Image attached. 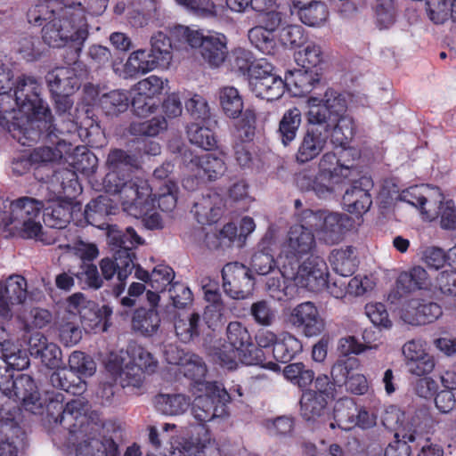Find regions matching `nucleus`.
<instances>
[{"instance_id":"1","label":"nucleus","mask_w":456,"mask_h":456,"mask_svg":"<svg viewBox=\"0 0 456 456\" xmlns=\"http://www.w3.org/2000/svg\"><path fill=\"white\" fill-rule=\"evenodd\" d=\"M42 91L38 80L27 75L20 76L14 86V102L18 109L7 110L2 104L10 102L11 95L5 86H0V126L6 129L21 145L30 146L40 139L36 129L39 123L51 128L52 113L47 103L40 97Z\"/></svg>"},{"instance_id":"2","label":"nucleus","mask_w":456,"mask_h":456,"mask_svg":"<svg viewBox=\"0 0 456 456\" xmlns=\"http://www.w3.org/2000/svg\"><path fill=\"white\" fill-rule=\"evenodd\" d=\"M28 21L41 26L42 38L51 47L73 43L77 48L87 37V24L83 0H44L30 7Z\"/></svg>"},{"instance_id":"3","label":"nucleus","mask_w":456,"mask_h":456,"mask_svg":"<svg viewBox=\"0 0 456 456\" xmlns=\"http://www.w3.org/2000/svg\"><path fill=\"white\" fill-rule=\"evenodd\" d=\"M109 172L103 180L107 192L118 195L123 210L129 216H139L146 214L153 205L151 196V187L148 180L134 175L129 168L137 167V159L120 149L111 150L106 160Z\"/></svg>"},{"instance_id":"4","label":"nucleus","mask_w":456,"mask_h":456,"mask_svg":"<svg viewBox=\"0 0 456 456\" xmlns=\"http://www.w3.org/2000/svg\"><path fill=\"white\" fill-rule=\"evenodd\" d=\"M314 245V233L304 224H295L289 228L281 248L280 265L283 277L293 280L296 286L318 289L324 284L322 275L326 263L323 259L312 256L300 264V259L310 254Z\"/></svg>"},{"instance_id":"5","label":"nucleus","mask_w":456,"mask_h":456,"mask_svg":"<svg viewBox=\"0 0 456 456\" xmlns=\"http://www.w3.org/2000/svg\"><path fill=\"white\" fill-rule=\"evenodd\" d=\"M56 419L78 442L77 456H118V445L111 438L101 436L103 424L96 412L87 414L82 399L69 402Z\"/></svg>"},{"instance_id":"6","label":"nucleus","mask_w":456,"mask_h":456,"mask_svg":"<svg viewBox=\"0 0 456 456\" xmlns=\"http://www.w3.org/2000/svg\"><path fill=\"white\" fill-rule=\"evenodd\" d=\"M44 203L30 197L0 200V230L16 233L23 239H34L45 245L55 243L57 231L43 230L41 212Z\"/></svg>"},{"instance_id":"7","label":"nucleus","mask_w":456,"mask_h":456,"mask_svg":"<svg viewBox=\"0 0 456 456\" xmlns=\"http://www.w3.org/2000/svg\"><path fill=\"white\" fill-rule=\"evenodd\" d=\"M105 368L123 387H139L144 372L151 374L157 370L158 361L145 348L132 345L126 351L110 353Z\"/></svg>"},{"instance_id":"8","label":"nucleus","mask_w":456,"mask_h":456,"mask_svg":"<svg viewBox=\"0 0 456 456\" xmlns=\"http://www.w3.org/2000/svg\"><path fill=\"white\" fill-rule=\"evenodd\" d=\"M226 341L229 346H224L216 353L220 363L227 369H234L237 359L246 365H260L270 370H275L277 364L266 362L263 350L256 348L251 335L242 322L234 321L226 327Z\"/></svg>"},{"instance_id":"9","label":"nucleus","mask_w":456,"mask_h":456,"mask_svg":"<svg viewBox=\"0 0 456 456\" xmlns=\"http://www.w3.org/2000/svg\"><path fill=\"white\" fill-rule=\"evenodd\" d=\"M180 153L183 167L196 180L216 181L226 171V164L221 156L214 153L199 155L187 147L181 149ZM183 185L185 189L193 191L198 181L188 177L183 180Z\"/></svg>"},{"instance_id":"10","label":"nucleus","mask_w":456,"mask_h":456,"mask_svg":"<svg viewBox=\"0 0 456 456\" xmlns=\"http://www.w3.org/2000/svg\"><path fill=\"white\" fill-rule=\"evenodd\" d=\"M439 422L433 419L426 411H419L411 419V428L395 433V440L385 449V456H410L411 447L408 443L416 440L418 433H434L435 426Z\"/></svg>"},{"instance_id":"11","label":"nucleus","mask_w":456,"mask_h":456,"mask_svg":"<svg viewBox=\"0 0 456 456\" xmlns=\"http://www.w3.org/2000/svg\"><path fill=\"white\" fill-rule=\"evenodd\" d=\"M223 289L224 293L233 299L248 297L255 286L250 269L243 264L232 262L222 269Z\"/></svg>"},{"instance_id":"12","label":"nucleus","mask_w":456,"mask_h":456,"mask_svg":"<svg viewBox=\"0 0 456 456\" xmlns=\"http://www.w3.org/2000/svg\"><path fill=\"white\" fill-rule=\"evenodd\" d=\"M204 395H198L193 403L192 415L199 422H207L219 415L218 406H224L230 402L232 395L224 389L222 384L208 382L203 389Z\"/></svg>"},{"instance_id":"13","label":"nucleus","mask_w":456,"mask_h":456,"mask_svg":"<svg viewBox=\"0 0 456 456\" xmlns=\"http://www.w3.org/2000/svg\"><path fill=\"white\" fill-rule=\"evenodd\" d=\"M28 296L26 279L18 274H12L0 281V317L11 320L14 307L22 305Z\"/></svg>"},{"instance_id":"14","label":"nucleus","mask_w":456,"mask_h":456,"mask_svg":"<svg viewBox=\"0 0 456 456\" xmlns=\"http://www.w3.org/2000/svg\"><path fill=\"white\" fill-rule=\"evenodd\" d=\"M288 322L309 338L320 335L325 328V322L320 315L318 308L310 301L303 302L292 308L288 316Z\"/></svg>"},{"instance_id":"15","label":"nucleus","mask_w":456,"mask_h":456,"mask_svg":"<svg viewBox=\"0 0 456 456\" xmlns=\"http://www.w3.org/2000/svg\"><path fill=\"white\" fill-rule=\"evenodd\" d=\"M158 67H160L159 61L153 53L144 49L131 53L124 64L117 61L112 62L114 73L124 79L146 74Z\"/></svg>"},{"instance_id":"16","label":"nucleus","mask_w":456,"mask_h":456,"mask_svg":"<svg viewBox=\"0 0 456 456\" xmlns=\"http://www.w3.org/2000/svg\"><path fill=\"white\" fill-rule=\"evenodd\" d=\"M66 161L73 168V171L65 169L57 173V178L69 179V183H77V173L90 176L96 172L98 159L96 156L85 146H77L66 154Z\"/></svg>"},{"instance_id":"17","label":"nucleus","mask_w":456,"mask_h":456,"mask_svg":"<svg viewBox=\"0 0 456 456\" xmlns=\"http://www.w3.org/2000/svg\"><path fill=\"white\" fill-rule=\"evenodd\" d=\"M443 314L441 306L435 302L412 298L401 308V318L411 325H423L437 320Z\"/></svg>"},{"instance_id":"18","label":"nucleus","mask_w":456,"mask_h":456,"mask_svg":"<svg viewBox=\"0 0 456 456\" xmlns=\"http://www.w3.org/2000/svg\"><path fill=\"white\" fill-rule=\"evenodd\" d=\"M330 134L321 126H308L300 138L296 160L300 164L307 163L317 158L325 149Z\"/></svg>"},{"instance_id":"19","label":"nucleus","mask_w":456,"mask_h":456,"mask_svg":"<svg viewBox=\"0 0 456 456\" xmlns=\"http://www.w3.org/2000/svg\"><path fill=\"white\" fill-rule=\"evenodd\" d=\"M11 384V387L4 388L9 390V396L20 402L27 411L32 413L39 412L42 409V403L32 378L26 374H20L12 379Z\"/></svg>"},{"instance_id":"20","label":"nucleus","mask_w":456,"mask_h":456,"mask_svg":"<svg viewBox=\"0 0 456 456\" xmlns=\"http://www.w3.org/2000/svg\"><path fill=\"white\" fill-rule=\"evenodd\" d=\"M202 290L208 305L204 311V321L210 329H215L225 318L226 307L219 292L218 283L210 279L202 280Z\"/></svg>"},{"instance_id":"21","label":"nucleus","mask_w":456,"mask_h":456,"mask_svg":"<svg viewBox=\"0 0 456 456\" xmlns=\"http://www.w3.org/2000/svg\"><path fill=\"white\" fill-rule=\"evenodd\" d=\"M373 187L370 178L362 176L348 188L343 196L345 209L351 214L361 215L369 210L372 204L370 190Z\"/></svg>"},{"instance_id":"22","label":"nucleus","mask_w":456,"mask_h":456,"mask_svg":"<svg viewBox=\"0 0 456 456\" xmlns=\"http://www.w3.org/2000/svg\"><path fill=\"white\" fill-rule=\"evenodd\" d=\"M353 149H338L337 151L324 153L319 161L321 176L330 175L335 179H351L352 164L350 160L344 159V156H353Z\"/></svg>"},{"instance_id":"23","label":"nucleus","mask_w":456,"mask_h":456,"mask_svg":"<svg viewBox=\"0 0 456 456\" xmlns=\"http://www.w3.org/2000/svg\"><path fill=\"white\" fill-rule=\"evenodd\" d=\"M430 285V279L427 271L416 265L408 271L402 272L395 281V291L389 294L388 299L394 303L401 297L416 290L426 289Z\"/></svg>"},{"instance_id":"24","label":"nucleus","mask_w":456,"mask_h":456,"mask_svg":"<svg viewBox=\"0 0 456 456\" xmlns=\"http://www.w3.org/2000/svg\"><path fill=\"white\" fill-rule=\"evenodd\" d=\"M215 451L214 442L205 430L202 441L197 443L182 436H172L167 456H212Z\"/></svg>"},{"instance_id":"25","label":"nucleus","mask_w":456,"mask_h":456,"mask_svg":"<svg viewBox=\"0 0 456 456\" xmlns=\"http://www.w3.org/2000/svg\"><path fill=\"white\" fill-rule=\"evenodd\" d=\"M45 80L52 94H73L80 87L75 66L57 67L47 73Z\"/></svg>"},{"instance_id":"26","label":"nucleus","mask_w":456,"mask_h":456,"mask_svg":"<svg viewBox=\"0 0 456 456\" xmlns=\"http://www.w3.org/2000/svg\"><path fill=\"white\" fill-rule=\"evenodd\" d=\"M70 95L71 94H53L55 102L56 113L61 124L59 125V127H56L52 120L51 128H47L44 126V123H39L40 126H36V129H37L40 134L42 130H45L48 135L51 136L55 131L63 134L77 129V124L74 122L73 116L70 112L73 107V101L69 98Z\"/></svg>"},{"instance_id":"27","label":"nucleus","mask_w":456,"mask_h":456,"mask_svg":"<svg viewBox=\"0 0 456 456\" xmlns=\"http://www.w3.org/2000/svg\"><path fill=\"white\" fill-rule=\"evenodd\" d=\"M124 254H126L124 250H116L114 260L109 257L101 260V271L106 280L111 279L117 273L118 281H126L132 273L134 268V262L133 258Z\"/></svg>"},{"instance_id":"28","label":"nucleus","mask_w":456,"mask_h":456,"mask_svg":"<svg viewBox=\"0 0 456 456\" xmlns=\"http://www.w3.org/2000/svg\"><path fill=\"white\" fill-rule=\"evenodd\" d=\"M44 131L55 146H44L35 149L30 154L31 162L35 164H47L56 162L62 158L65 159L66 154L70 151L71 144L67 143L64 139H58L54 133L49 136L48 133L45 130Z\"/></svg>"},{"instance_id":"29","label":"nucleus","mask_w":456,"mask_h":456,"mask_svg":"<svg viewBox=\"0 0 456 456\" xmlns=\"http://www.w3.org/2000/svg\"><path fill=\"white\" fill-rule=\"evenodd\" d=\"M341 183V179H335L326 175L325 178L321 176V171L315 176L306 173H300L297 177V186L306 191H314L319 198H326L334 191V185Z\"/></svg>"},{"instance_id":"30","label":"nucleus","mask_w":456,"mask_h":456,"mask_svg":"<svg viewBox=\"0 0 456 456\" xmlns=\"http://www.w3.org/2000/svg\"><path fill=\"white\" fill-rule=\"evenodd\" d=\"M227 38L224 34L213 33L206 36L203 49L200 50L202 58L211 67H219L226 59Z\"/></svg>"},{"instance_id":"31","label":"nucleus","mask_w":456,"mask_h":456,"mask_svg":"<svg viewBox=\"0 0 456 456\" xmlns=\"http://www.w3.org/2000/svg\"><path fill=\"white\" fill-rule=\"evenodd\" d=\"M348 221L346 215L325 211L319 232V238L328 244H336L342 240L345 223Z\"/></svg>"},{"instance_id":"32","label":"nucleus","mask_w":456,"mask_h":456,"mask_svg":"<svg viewBox=\"0 0 456 456\" xmlns=\"http://www.w3.org/2000/svg\"><path fill=\"white\" fill-rule=\"evenodd\" d=\"M221 203L222 200L216 193L203 196L192 208L197 221L201 224L216 222L221 215Z\"/></svg>"},{"instance_id":"33","label":"nucleus","mask_w":456,"mask_h":456,"mask_svg":"<svg viewBox=\"0 0 456 456\" xmlns=\"http://www.w3.org/2000/svg\"><path fill=\"white\" fill-rule=\"evenodd\" d=\"M287 82L277 75L267 76L260 80L252 83L250 90L256 97L265 99L267 101H274L280 99L285 92Z\"/></svg>"},{"instance_id":"34","label":"nucleus","mask_w":456,"mask_h":456,"mask_svg":"<svg viewBox=\"0 0 456 456\" xmlns=\"http://www.w3.org/2000/svg\"><path fill=\"white\" fill-rule=\"evenodd\" d=\"M50 381L54 387L73 395H80L86 389V381L66 368L54 371L50 377Z\"/></svg>"},{"instance_id":"35","label":"nucleus","mask_w":456,"mask_h":456,"mask_svg":"<svg viewBox=\"0 0 456 456\" xmlns=\"http://www.w3.org/2000/svg\"><path fill=\"white\" fill-rule=\"evenodd\" d=\"M154 403L163 414L180 415L187 411L191 400L183 394H159L155 396Z\"/></svg>"},{"instance_id":"36","label":"nucleus","mask_w":456,"mask_h":456,"mask_svg":"<svg viewBox=\"0 0 456 456\" xmlns=\"http://www.w3.org/2000/svg\"><path fill=\"white\" fill-rule=\"evenodd\" d=\"M327 402L324 396L314 391H306L300 400L301 415L307 421H314L325 415Z\"/></svg>"},{"instance_id":"37","label":"nucleus","mask_w":456,"mask_h":456,"mask_svg":"<svg viewBox=\"0 0 456 456\" xmlns=\"http://www.w3.org/2000/svg\"><path fill=\"white\" fill-rule=\"evenodd\" d=\"M108 237L110 244L118 248L117 250L126 251L124 255L133 258L134 262L135 255L133 249L144 243V240L130 226L126 227L125 232L111 231Z\"/></svg>"},{"instance_id":"38","label":"nucleus","mask_w":456,"mask_h":456,"mask_svg":"<svg viewBox=\"0 0 456 456\" xmlns=\"http://www.w3.org/2000/svg\"><path fill=\"white\" fill-rule=\"evenodd\" d=\"M219 102L224 114L232 119L238 118L244 112L242 96L234 86H224L219 91Z\"/></svg>"},{"instance_id":"39","label":"nucleus","mask_w":456,"mask_h":456,"mask_svg":"<svg viewBox=\"0 0 456 456\" xmlns=\"http://www.w3.org/2000/svg\"><path fill=\"white\" fill-rule=\"evenodd\" d=\"M174 325L178 338L184 343L190 342L200 334V315L198 313L179 315Z\"/></svg>"},{"instance_id":"40","label":"nucleus","mask_w":456,"mask_h":456,"mask_svg":"<svg viewBox=\"0 0 456 456\" xmlns=\"http://www.w3.org/2000/svg\"><path fill=\"white\" fill-rule=\"evenodd\" d=\"M130 104V96L125 90H112L103 94L100 98V106L110 117H117L125 112Z\"/></svg>"},{"instance_id":"41","label":"nucleus","mask_w":456,"mask_h":456,"mask_svg":"<svg viewBox=\"0 0 456 456\" xmlns=\"http://www.w3.org/2000/svg\"><path fill=\"white\" fill-rule=\"evenodd\" d=\"M160 318L156 309L138 308L132 318L134 330L144 336H151L159 328Z\"/></svg>"},{"instance_id":"42","label":"nucleus","mask_w":456,"mask_h":456,"mask_svg":"<svg viewBox=\"0 0 456 456\" xmlns=\"http://www.w3.org/2000/svg\"><path fill=\"white\" fill-rule=\"evenodd\" d=\"M330 261L334 271L342 277L351 276L356 268L357 259L353 247L333 250Z\"/></svg>"},{"instance_id":"43","label":"nucleus","mask_w":456,"mask_h":456,"mask_svg":"<svg viewBox=\"0 0 456 456\" xmlns=\"http://www.w3.org/2000/svg\"><path fill=\"white\" fill-rule=\"evenodd\" d=\"M309 111H308V122L309 126H321L327 134H330V130L334 122L338 121L328 109L322 102L318 97H310L308 99Z\"/></svg>"},{"instance_id":"44","label":"nucleus","mask_w":456,"mask_h":456,"mask_svg":"<svg viewBox=\"0 0 456 456\" xmlns=\"http://www.w3.org/2000/svg\"><path fill=\"white\" fill-rule=\"evenodd\" d=\"M301 341L294 335L284 332L278 338L273 349V355L278 362H286L302 351Z\"/></svg>"},{"instance_id":"45","label":"nucleus","mask_w":456,"mask_h":456,"mask_svg":"<svg viewBox=\"0 0 456 456\" xmlns=\"http://www.w3.org/2000/svg\"><path fill=\"white\" fill-rule=\"evenodd\" d=\"M301 124V111L292 108L285 111L278 128L279 137L284 146H288L297 136Z\"/></svg>"},{"instance_id":"46","label":"nucleus","mask_w":456,"mask_h":456,"mask_svg":"<svg viewBox=\"0 0 456 456\" xmlns=\"http://www.w3.org/2000/svg\"><path fill=\"white\" fill-rule=\"evenodd\" d=\"M300 20L309 27L322 26L329 16L326 5L320 1H314L297 8Z\"/></svg>"},{"instance_id":"47","label":"nucleus","mask_w":456,"mask_h":456,"mask_svg":"<svg viewBox=\"0 0 456 456\" xmlns=\"http://www.w3.org/2000/svg\"><path fill=\"white\" fill-rule=\"evenodd\" d=\"M359 359L356 357H338L331 367L330 376L333 384L343 387L355 371L361 370Z\"/></svg>"},{"instance_id":"48","label":"nucleus","mask_w":456,"mask_h":456,"mask_svg":"<svg viewBox=\"0 0 456 456\" xmlns=\"http://www.w3.org/2000/svg\"><path fill=\"white\" fill-rule=\"evenodd\" d=\"M427 12L435 24H443L450 18L456 21V0H427Z\"/></svg>"},{"instance_id":"49","label":"nucleus","mask_w":456,"mask_h":456,"mask_svg":"<svg viewBox=\"0 0 456 456\" xmlns=\"http://www.w3.org/2000/svg\"><path fill=\"white\" fill-rule=\"evenodd\" d=\"M71 219V207L68 203H53L45 208L43 220L53 229L61 230L67 226Z\"/></svg>"},{"instance_id":"50","label":"nucleus","mask_w":456,"mask_h":456,"mask_svg":"<svg viewBox=\"0 0 456 456\" xmlns=\"http://www.w3.org/2000/svg\"><path fill=\"white\" fill-rule=\"evenodd\" d=\"M289 84H293L298 90L296 94H306L310 93L317 85L320 84L319 74L311 69H297L289 71L285 77Z\"/></svg>"},{"instance_id":"51","label":"nucleus","mask_w":456,"mask_h":456,"mask_svg":"<svg viewBox=\"0 0 456 456\" xmlns=\"http://www.w3.org/2000/svg\"><path fill=\"white\" fill-rule=\"evenodd\" d=\"M269 239L265 237L258 245V250L251 258V267L259 275L274 273L275 261L269 248Z\"/></svg>"},{"instance_id":"52","label":"nucleus","mask_w":456,"mask_h":456,"mask_svg":"<svg viewBox=\"0 0 456 456\" xmlns=\"http://www.w3.org/2000/svg\"><path fill=\"white\" fill-rule=\"evenodd\" d=\"M179 370L185 377L193 380L200 387V391L205 389V385L208 382H203V379L207 373V367L200 356L189 354L185 356V361Z\"/></svg>"},{"instance_id":"53","label":"nucleus","mask_w":456,"mask_h":456,"mask_svg":"<svg viewBox=\"0 0 456 456\" xmlns=\"http://www.w3.org/2000/svg\"><path fill=\"white\" fill-rule=\"evenodd\" d=\"M357 414V405L350 398L338 401L334 407V419L337 425L344 429L350 430L355 427L354 419Z\"/></svg>"},{"instance_id":"54","label":"nucleus","mask_w":456,"mask_h":456,"mask_svg":"<svg viewBox=\"0 0 456 456\" xmlns=\"http://www.w3.org/2000/svg\"><path fill=\"white\" fill-rule=\"evenodd\" d=\"M330 130V138L335 149H350L346 147L354 135V121L351 118H340L339 121L333 123Z\"/></svg>"},{"instance_id":"55","label":"nucleus","mask_w":456,"mask_h":456,"mask_svg":"<svg viewBox=\"0 0 456 456\" xmlns=\"http://www.w3.org/2000/svg\"><path fill=\"white\" fill-rule=\"evenodd\" d=\"M248 39L261 53L273 55L277 50V44L273 32L262 27H254L248 30Z\"/></svg>"},{"instance_id":"56","label":"nucleus","mask_w":456,"mask_h":456,"mask_svg":"<svg viewBox=\"0 0 456 456\" xmlns=\"http://www.w3.org/2000/svg\"><path fill=\"white\" fill-rule=\"evenodd\" d=\"M283 375L292 384L304 389L314 380V373L302 362L290 363L283 370Z\"/></svg>"},{"instance_id":"57","label":"nucleus","mask_w":456,"mask_h":456,"mask_svg":"<svg viewBox=\"0 0 456 456\" xmlns=\"http://www.w3.org/2000/svg\"><path fill=\"white\" fill-rule=\"evenodd\" d=\"M115 214V208L111 206L110 200L106 196H99L97 199L91 200L85 209L86 220L94 225L97 224L103 216Z\"/></svg>"},{"instance_id":"58","label":"nucleus","mask_w":456,"mask_h":456,"mask_svg":"<svg viewBox=\"0 0 456 456\" xmlns=\"http://www.w3.org/2000/svg\"><path fill=\"white\" fill-rule=\"evenodd\" d=\"M429 189L425 185H416L402 191L400 200L420 209L422 215L431 218L432 215L425 208L428 202Z\"/></svg>"},{"instance_id":"59","label":"nucleus","mask_w":456,"mask_h":456,"mask_svg":"<svg viewBox=\"0 0 456 456\" xmlns=\"http://www.w3.org/2000/svg\"><path fill=\"white\" fill-rule=\"evenodd\" d=\"M372 8L377 25L380 29L391 27L395 21V0H373Z\"/></svg>"},{"instance_id":"60","label":"nucleus","mask_w":456,"mask_h":456,"mask_svg":"<svg viewBox=\"0 0 456 456\" xmlns=\"http://www.w3.org/2000/svg\"><path fill=\"white\" fill-rule=\"evenodd\" d=\"M187 136L191 143L206 151H211L216 146L214 133L208 127L191 124L187 128Z\"/></svg>"},{"instance_id":"61","label":"nucleus","mask_w":456,"mask_h":456,"mask_svg":"<svg viewBox=\"0 0 456 456\" xmlns=\"http://www.w3.org/2000/svg\"><path fill=\"white\" fill-rule=\"evenodd\" d=\"M367 332L364 331L362 338L364 339V343H361L354 336H346L341 338L338 343V350L340 353V357H350V354H360L366 350L369 349H377L378 345H370L369 341L366 340Z\"/></svg>"},{"instance_id":"62","label":"nucleus","mask_w":456,"mask_h":456,"mask_svg":"<svg viewBox=\"0 0 456 456\" xmlns=\"http://www.w3.org/2000/svg\"><path fill=\"white\" fill-rule=\"evenodd\" d=\"M150 53L159 61L160 67H167L172 60V43L164 33L159 32L151 37Z\"/></svg>"},{"instance_id":"63","label":"nucleus","mask_w":456,"mask_h":456,"mask_svg":"<svg viewBox=\"0 0 456 456\" xmlns=\"http://www.w3.org/2000/svg\"><path fill=\"white\" fill-rule=\"evenodd\" d=\"M166 128V119L163 117H157L146 121L132 122L129 133L133 135L156 136Z\"/></svg>"},{"instance_id":"64","label":"nucleus","mask_w":456,"mask_h":456,"mask_svg":"<svg viewBox=\"0 0 456 456\" xmlns=\"http://www.w3.org/2000/svg\"><path fill=\"white\" fill-rule=\"evenodd\" d=\"M320 100L337 120L339 121L340 118H349L346 115L347 109L346 100L341 94L333 89H328L323 98Z\"/></svg>"}]
</instances>
